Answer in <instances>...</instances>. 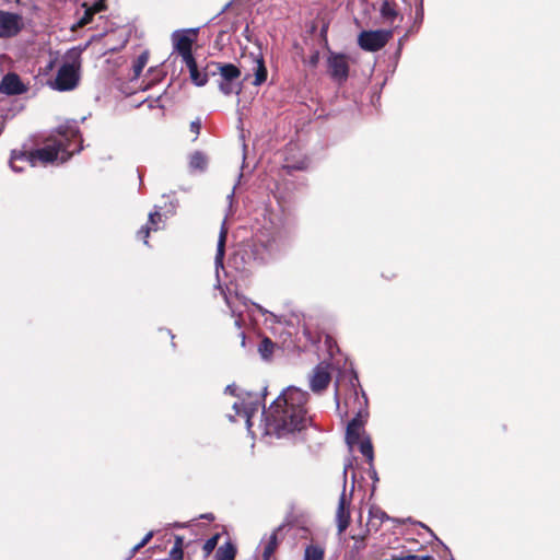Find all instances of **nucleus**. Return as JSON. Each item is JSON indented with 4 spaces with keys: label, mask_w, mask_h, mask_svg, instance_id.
Here are the masks:
<instances>
[{
    "label": "nucleus",
    "mask_w": 560,
    "mask_h": 560,
    "mask_svg": "<svg viewBox=\"0 0 560 560\" xmlns=\"http://www.w3.org/2000/svg\"><path fill=\"white\" fill-rule=\"evenodd\" d=\"M83 7L85 8L84 13H83V15L79 19V21H78V23H77V25H78L79 27H82V26H84V25L89 24V23L92 21L93 15H94L93 11H92L90 8H88V4H86V3H84V4H83Z\"/></svg>",
    "instance_id": "nucleus-28"
},
{
    "label": "nucleus",
    "mask_w": 560,
    "mask_h": 560,
    "mask_svg": "<svg viewBox=\"0 0 560 560\" xmlns=\"http://www.w3.org/2000/svg\"><path fill=\"white\" fill-rule=\"evenodd\" d=\"M89 8L93 11L94 14L101 12L105 9V0H96Z\"/></svg>",
    "instance_id": "nucleus-32"
},
{
    "label": "nucleus",
    "mask_w": 560,
    "mask_h": 560,
    "mask_svg": "<svg viewBox=\"0 0 560 560\" xmlns=\"http://www.w3.org/2000/svg\"><path fill=\"white\" fill-rule=\"evenodd\" d=\"M153 537V532H149L143 538L142 540L137 544L135 547H133V550H139L140 548H142L143 546H145L150 539Z\"/></svg>",
    "instance_id": "nucleus-33"
},
{
    "label": "nucleus",
    "mask_w": 560,
    "mask_h": 560,
    "mask_svg": "<svg viewBox=\"0 0 560 560\" xmlns=\"http://www.w3.org/2000/svg\"><path fill=\"white\" fill-rule=\"evenodd\" d=\"M79 68L78 59L71 62H65L58 70L54 88L58 91H70L74 89L79 82Z\"/></svg>",
    "instance_id": "nucleus-5"
},
{
    "label": "nucleus",
    "mask_w": 560,
    "mask_h": 560,
    "mask_svg": "<svg viewBox=\"0 0 560 560\" xmlns=\"http://www.w3.org/2000/svg\"><path fill=\"white\" fill-rule=\"evenodd\" d=\"M218 539H219V535H214L212 536L211 538H209L205 545H203V550L207 552V553H210L214 550V548L217 547L218 545Z\"/></svg>",
    "instance_id": "nucleus-29"
},
{
    "label": "nucleus",
    "mask_w": 560,
    "mask_h": 560,
    "mask_svg": "<svg viewBox=\"0 0 560 560\" xmlns=\"http://www.w3.org/2000/svg\"><path fill=\"white\" fill-rule=\"evenodd\" d=\"M308 394L295 386L282 390L271 404L268 411H262L266 433L278 439H291L302 432L311 419L307 417L306 402Z\"/></svg>",
    "instance_id": "nucleus-1"
},
{
    "label": "nucleus",
    "mask_w": 560,
    "mask_h": 560,
    "mask_svg": "<svg viewBox=\"0 0 560 560\" xmlns=\"http://www.w3.org/2000/svg\"><path fill=\"white\" fill-rule=\"evenodd\" d=\"M415 557H416V559H413V560H430L431 559L430 556H421V557L415 556Z\"/></svg>",
    "instance_id": "nucleus-42"
},
{
    "label": "nucleus",
    "mask_w": 560,
    "mask_h": 560,
    "mask_svg": "<svg viewBox=\"0 0 560 560\" xmlns=\"http://www.w3.org/2000/svg\"><path fill=\"white\" fill-rule=\"evenodd\" d=\"M254 305H255L259 311H261V312H262V307H261V306L256 305V304H254Z\"/></svg>",
    "instance_id": "nucleus-45"
},
{
    "label": "nucleus",
    "mask_w": 560,
    "mask_h": 560,
    "mask_svg": "<svg viewBox=\"0 0 560 560\" xmlns=\"http://www.w3.org/2000/svg\"><path fill=\"white\" fill-rule=\"evenodd\" d=\"M183 58V61L185 62V65L187 66V68L189 69L190 67L197 65L194 56H192V52L191 50H187V51H184L182 54H179Z\"/></svg>",
    "instance_id": "nucleus-30"
},
{
    "label": "nucleus",
    "mask_w": 560,
    "mask_h": 560,
    "mask_svg": "<svg viewBox=\"0 0 560 560\" xmlns=\"http://www.w3.org/2000/svg\"><path fill=\"white\" fill-rule=\"evenodd\" d=\"M225 302L231 311L233 317H235V326L241 329L243 324L242 314L244 308L247 307V301L245 298L235 295L234 298L224 295Z\"/></svg>",
    "instance_id": "nucleus-11"
},
{
    "label": "nucleus",
    "mask_w": 560,
    "mask_h": 560,
    "mask_svg": "<svg viewBox=\"0 0 560 560\" xmlns=\"http://www.w3.org/2000/svg\"><path fill=\"white\" fill-rule=\"evenodd\" d=\"M235 549L231 544H225L218 548L215 560H234Z\"/></svg>",
    "instance_id": "nucleus-22"
},
{
    "label": "nucleus",
    "mask_w": 560,
    "mask_h": 560,
    "mask_svg": "<svg viewBox=\"0 0 560 560\" xmlns=\"http://www.w3.org/2000/svg\"><path fill=\"white\" fill-rule=\"evenodd\" d=\"M68 129V131H60V138L48 139L43 147L33 151H12L10 159V166L12 171L16 173L22 172L24 166L21 165V163L37 166L38 164H62L67 162L72 152L67 150L65 140H68L70 136H75L78 133L75 126H70Z\"/></svg>",
    "instance_id": "nucleus-2"
},
{
    "label": "nucleus",
    "mask_w": 560,
    "mask_h": 560,
    "mask_svg": "<svg viewBox=\"0 0 560 560\" xmlns=\"http://www.w3.org/2000/svg\"><path fill=\"white\" fill-rule=\"evenodd\" d=\"M366 417H368L366 411H359L357 413V416L349 423H357L358 428H363Z\"/></svg>",
    "instance_id": "nucleus-31"
},
{
    "label": "nucleus",
    "mask_w": 560,
    "mask_h": 560,
    "mask_svg": "<svg viewBox=\"0 0 560 560\" xmlns=\"http://www.w3.org/2000/svg\"><path fill=\"white\" fill-rule=\"evenodd\" d=\"M360 452L361 454L366 457L368 462L370 464L373 463V459H374V453H373V445H372V442L369 438H365L363 440H361L360 442Z\"/></svg>",
    "instance_id": "nucleus-24"
},
{
    "label": "nucleus",
    "mask_w": 560,
    "mask_h": 560,
    "mask_svg": "<svg viewBox=\"0 0 560 560\" xmlns=\"http://www.w3.org/2000/svg\"><path fill=\"white\" fill-rule=\"evenodd\" d=\"M189 32L190 31H175L172 34L174 50L178 54L191 50L194 39L189 36Z\"/></svg>",
    "instance_id": "nucleus-13"
},
{
    "label": "nucleus",
    "mask_w": 560,
    "mask_h": 560,
    "mask_svg": "<svg viewBox=\"0 0 560 560\" xmlns=\"http://www.w3.org/2000/svg\"><path fill=\"white\" fill-rule=\"evenodd\" d=\"M303 560H324V549L316 545L307 546Z\"/></svg>",
    "instance_id": "nucleus-21"
},
{
    "label": "nucleus",
    "mask_w": 560,
    "mask_h": 560,
    "mask_svg": "<svg viewBox=\"0 0 560 560\" xmlns=\"http://www.w3.org/2000/svg\"><path fill=\"white\" fill-rule=\"evenodd\" d=\"M214 67L220 74L219 89L224 95L240 94L241 84L238 79L241 77L240 69L233 63L211 62L207 69Z\"/></svg>",
    "instance_id": "nucleus-3"
},
{
    "label": "nucleus",
    "mask_w": 560,
    "mask_h": 560,
    "mask_svg": "<svg viewBox=\"0 0 560 560\" xmlns=\"http://www.w3.org/2000/svg\"><path fill=\"white\" fill-rule=\"evenodd\" d=\"M273 349L275 343L269 338H264L258 346V352L265 360L271 357Z\"/></svg>",
    "instance_id": "nucleus-23"
},
{
    "label": "nucleus",
    "mask_w": 560,
    "mask_h": 560,
    "mask_svg": "<svg viewBox=\"0 0 560 560\" xmlns=\"http://www.w3.org/2000/svg\"><path fill=\"white\" fill-rule=\"evenodd\" d=\"M262 560H270L278 547V529L273 530L268 537L261 540Z\"/></svg>",
    "instance_id": "nucleus-14"
},
{
    "label": "nucleus",
    "mask_w": 560,
    "mask_h": 560,
    "mask_svg": "<svg viewBox=\"0 0 560 560\" xmlns=\"http://www.w3.org/2000/svg\"><path fill=\"white\" fill-rule=\"evenodd\" d=\"M161 213L159 211L151 212L149 214V222L145 226H142L138 232V236L143 238V243L148 244V237L151 231L159 230V222L161 221Z\"/></svg>",
    "instance_id": "nucleus-15"
},
{
    "label": "nucleus",
    "mask_w": 560,
    "mask_h": 560,
    "mask_svg": "<svg viewBox=\"0 0 560 560\" xmlns=\"http://www.w3.org/2000/svg\"><path fill=\"white\" fill-rule=\"evenodd\" d=\"M329 382L330 373L328 368L323 364L317 365L310 376V386L314 393H319L325 389Z\"/></svg>",
    "instance_id": "nucleus-10"
},
{
    "label": "nucleus",
    "mask_w": 560,
    "mask_h": 560,
    "mask_svg": "<svg viewBox=\"0 0 560 560\" xmlns=\"http://www.w3.org/2000/svg\"><path fill=\"white\" fill-rule=\"evenodd\" d=\"M236 390V387L234 385H228L225 388V392H229L230 394L234 395Z\"/></svg>",
    "instance_id": "nucleus-38"
},
{
    "label": "nucleus",
    "mask_w": 560,
    "mask_h": 560,
    "mask_svg": "<svg viewBox=\"0 0 560 560\" xmlns=\"http://www.w3.org/2000/svg\"><path fill=\"white\" fill-rule=\"evenodd\" d=\"M240 337H241V343H242V346L244 347V346H245V340H246L245 332H244V331H241V332H240Z\"/></svg>",
    "instance_id": "nucleus-41"
},
{
    "label": "nucleus",
    "mask_w": 560,
    "mask_h": 560,
    "mask_svg": "<svg viewBox=\"0 0 560 560\" xmlns=\"http://www.w3.org/2000/svg\"><path fill=\"white\" fill-rule=\"evenodd\" d=\"M381 14L385 20L393 22L397 15V12L389 2L384 1L381 7Z\"/></svg>",
    "instance_id": "nucleus-27"
},
{
    "label": "nucleus",
    "mask_w": 560,
    "mask_h": 560,
    "mask_svg": "<svg viewBox=\"0 0 560 560\" xmlns=\"http://www.w3.org/2000/svg\"><path fill=\"white\" fill-rule=\"evenodd\" d=\"M228 237V228L225 226V221L222 222L218 243H217V253L214 257V266L217 277L219 278V269L223 268V258L225 254V243Z\"/></svg>",
    "instance_id": "nucleus-12"
},
{
    "label": "nucleus",
    "mask_w": 560,
    "mask_h": 560,
    "mask_svg": "<svg viewBox=\"0 0 560 560\" xmlns=\"http://www.w3.org/2000/svg\"><path fill=\"white\" fill-rule=\"evenodd\" d=\"M318 61V54H315L314 56H312L311 58V65L315 66Z\"/></svg>",
    "instance_id": "nucleus-40"
},
{
    "label": "nucleus",
    "mask_w": 560,
    "mask_h": 560,
    "mask_svg": "<svg viewBox=\"0 0 560 560\" xmlns=\"http://www.w3.org/2000/svg\"><path fill=\"white\" fill-rule=\"evenodd\" d=\"M393 32L388 30L363 31L359 34L358 44L365 51L382 49L392 38Z\"/></svg>",
    "instance_id": "nucleus-6"
},
{
    "label": "nucleus",
    "mask_w": 560,
    "mask_h": 560,
    "mask_svg": "<svg viewBox=\"0 0 560 560\" xmlns=\"http://www.w3.org/2000/svg\"><path fill=\"white\" fill-rule=\"evenodd\" d=\"M336 521H337L338 533L339 534L343 533L350 523L349 508L337 509Z\"/></svg>",
    "instance_id": "nucleus-19"
},
{
    "label": "nucleus",
    "mask_w": 560,
    "mask_h": 560,
    "mask_svg": "<svg viewBox=\"0 0 560 560\" xmlns=\"http://www.w3.org/2000/svg\"><path fill=\"white\" fill-rule=\"evenodd\" d=\"M370 514L372 517L378 518L381 522H384V520L387 518L386 513L381 511L380 509L371 510Z\"/></svg>",
    "instance_id": "nucleus-34"
},
{
    "label": "nucleus",
    "mask_w": 560,
    "mask_h": 560,
    "mask_svg": "<svg viewBox=\"0 0 560 560\" xmlns=\"http://www.w3.org/2000/svg\"><path fill=\"white\" fill-rule=\"evenodd\" d=\"M190 79L197 86H203L208 82L209 72H200L198 66L195 65L189 69Z\"/></svg>",
    "instance_id": "nucleus-20"
},
{
    "label": "nucleus",
    "mask_w": 560,
    "mask_h": 560,
    "mask_svg": "<svg viewBox=\"0 0 560 560\" xmlns=\"http://www.w3.org/2000/svg\"><path fill=\"white\" fill-rule=\"evenodd\" d=\"M258 243L265 248V250L267 252V254L270 256L272 255L273 253H276L279 247H278V244H277V240L276 237H268L266 240L264 238H258Z\"/></svg>",
    "instance_id": "nucleus-26"
},
{
    "label": "nucleus",
    "mask_w": 560,
    "mask_h": 560,
    "mask_svg": "<svg viewBox=\"0 0 560 560\" xmlns=\"http://www.w3.org/2000/svg\"><path fill=\"white\" fill-rule=\"evenodd\" d=\"M22 28V19L16 13L0 11V38L13 37Z\"/></svg>",
    "instance_id": "nucleus-7"
},
{
    "label": "nucleus",
    "mask_w": 560,
    "mask_h": 560,
    "mask_svg": "<svg viewBox=\"0 0 560 560\" xmlns=\"http://www.w3.org/2000/svg\"><path fill=\"white\" fill-rule=\"evenodd\" d=\"M341 508H349V503L347 502V498H346L345 491L341 493V495L339 498V502H338V508L337 509H341Z\"/></svg>",
    "instance_id": "nucleus-36"
},
{
    "label": "nucleus",
    "mask_w": 560,
    "mask_h": 560,
    "mask_svg": "<svg viewBox=\"0 0 560 560\" xmlns=\"http://www.w3.org/2000/svg\"><path fill=\"white\" fill-rule=\"evenodd\" d=\"M171 557L173 560H182L183 559V550L179 547H173L171 551Z\"/></svg>",
    "instance_id": "nucleus-35"
},
{
    "label": "nucleus",
    "mask_w": 560,
    "mask_h": 560,
    "mask_svg": "<svg viewBox=\"0 0 560 560\" xmlns=\"http://www.w3.org/2000/svg\"><path fill=\"white\" fill-rule=\"evenodd\" d=\"M200 128H201V126H200V122H199V121H192V122L190 124V130H191L196 136H198V135H199V132H200Z\"/></svg>",
    "instance_id": "nucleus-37"
},
{
    "label": "nucleus",
    "mask_w": 560,
    "mask_h": 560,
    "mask_svg": "<svg viewBox=\"0 0 560 560\" xmlns=\"http://www.w3.org/2000/svg\"><path fill=\"white\" fill-rule=\"evenodd\" d=\"M208 160L207 156L200 152H194L189 158V167L191 171H205L207 168Z\"/></svg>",
    "instance_id": "nucleus-17"
},
{
    "label": "nucleus",
    "mask_w": 560,
    "mask_h": 560,
    "mask_svg": "<svg viewBox=\"0 0 560 560\" xmlns=\"http://www.w3.org/2000/svg\"><path fill=\"white\" fill-rule=\"evenodd\" d=\"M200 517H201V518H206V520H213V518H214V517H213V515H212L211 513H209V514H203V515H201Z\"/></svg>",
    "instance_id": "nucleus-43"
},
{
    "label": "nucleus",
    "mask_w": 560,
    "mask_h": 560,
    "mask_svg": "<svg viewBox=\"0 0 560 560\" xmlns=\"http://www.w3.org/2000/svg\"><path fill=\"white\" fill-rule=\"evenodd\" d=\"M362 428H358L357 423H348L346 431V442L349 447H353L360 442Z\"/></svg>",
    "instance_id": "nucleus-18"
},
{
    "label": "nucleus",
    "mask_w": 560,
    "mask_h": 560,
    "mask_svg": "<svg viewBox=\"0 0 560 560\" xmlns=\"http://www.w3.org/2000/svg\"><path fill=\"white\" fill-rule=\"evenodd\" d=\"M254 74L255 80L253 81L254 85H260L267 80V69L264 63V59L259 56L254 58Z\"/></svg>",
    "instance_id": "nucleus-16"
},
{
    "label": "nucleus",
    "mask_w": 560,
    "mask_h": 560,
    "mask_svg": "<svg viewBox=\"0 0 560 560\" xmlns=\"http://www.w3.org/2000/svg\"><path fill=\"white\" fill-rule=\"evenodd\" d=\"M235 416H229L231 421H236V417L245 420L246 428L249 431L252 428V419L260 409V398L258 395L247 393L245 397L238 398L233 404Z\"/></svg>",
    "instance_id": "nucleus-4"
},
{
    "label": "nucleus",
    "mask_w": 560,
    "mask_h": 560,
    "mask_svg": "<svg viewBox=\"0 0 560 560\" xmlns=\"http://www.w3.org/2000/svg\"><path fill=\"white\" fill-rule=\"evenodd\" d=\"M182 545H183V538L182 537H176V541H175L174 547H179V549H182Z\"/></svg>",
    "instance_id": "nucleus-39"
},
{
    "label": "nucleus",
    "mask_w": 560,
    "mask_h": 560,
    "mask_svg": "<svg viewBox=\"0 0 560 560\" xmlns=\"http://www.w3.org/2000/svg\"><path fill=\"white\" fill-rule=\"evenodd\" d=\"M234 189H235V187L233 188V191L228 196V198H229L230 200H232V198H233Z\"/></svg>",
    "instance_id": "nucleus-44"
},
{
    "label": "nucleus",
    "mask_w": 560,
    "mask_h": 560,
    "mask_svg": "<svg viewBox=\"0 0 560 560\" xmlns=\"http://www.w3.org/2000/svg\"><path fill=\"white\" fill-rule=\"evenodd\" d=\"M328 71L330 77L338 81L343 82L348 78L349 66L345 56L331 54L328 58Z\"/></svg>",
    "instance_id": "nucleus-8"
},
{
    "label": "nucleus",
    "mask_w": 560,
    "mask_h": 560,
    "mask_svg": "<svg viewBox=\"0 0 560 560\" xmlns=\"http://www.w3.org/2000/svg\"><path fill=\"white\" fill-rule=\"evenodd\" d=\"M149 60V54L147 51L142 52L137 60L135 61L132 66L133 77L132 79H137L140 77L143 68L148 63Z\"/></svg>",
    "instance_id": "nucleus-25"
},
{
    "label": "nucleus",
    "mask_w": 560,
    "mask_h": 560,
    "mask_svg": "<svg viewBox=\"0 0 560 560\" xmlns=\"http://www.w3.org/2000/svg\"><path fill=\"white\" fill-rule=\"evenodd\" d=\"M27 91L26 86L15 73L5 74L0 82V93L5 95H20Z\"/></svg>",
    "instance_id": "nucleus-9"
}]
</instances>
